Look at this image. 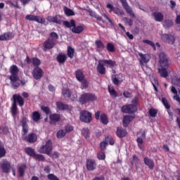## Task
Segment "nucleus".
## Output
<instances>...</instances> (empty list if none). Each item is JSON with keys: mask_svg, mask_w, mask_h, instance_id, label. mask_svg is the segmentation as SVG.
<instances>
[{"mask_svg": "<svg viewBox=\"0 0 180 180\" xmlns=\"http://www.w3.org/2000/svg\"><path fill=\"white\" fill-rule=\"evenodd\" d=\"M105 66L109 67V68H113L114 67H116V61L112 60V59L99 60L96 66V70L100 75H105L106 74V68Z\"/></svg>", "mask_w": 180, "mask_h": 180, "instance_id": "f257e3e1", "label": "nucleus"}, {"mask_svg": "<svg viewBox=\"0 0 180 180\" xmlns=\"http://www.w3.org/2000/svg\"><path fill=\"white\" fill-rule=\"evenodd\" d=\"M11 76L9 79L11 81V86L13 89H18L20 86V83L18 82L19 79V68L16 65H12L9 69Z\"/></svg>", "mask_w": 180, "mask_h": 180, "instance_id": "f03ea898", "label": "nucleus"}, {"mask_svg": "<svg viewBox=\"0 0 180 180\" xmlns=\"http://www.w3.org/2000/svg\"><path fill=\"white\" fill-rule=\"evenodd\" d=\"M63 25L65 27L70 29L72 32L75 33V34H81V33L85 30V25L82 24L77 26V22H75V20L74 19H72L70 21H63Z\"/></svg>", "mask_w": 180, "mask_h": 180, "instance_id": "7ed1b4c3", "label": "nucleus"}, {"mask_svg": "<svg viewBox=\"0 0 180 180\" xmlns=\"http://www.w3.org/2000/svg\"><path fill=\"white\" fill-rule=\"evenodd\" d=\"M18 105L20 108L24 106L25 99L19 94H14L13 95V103L11 108L12 116H16L18 115Z\"/></svg>", "mask_w": 180, "mask_h": 180, "instance_id": "20e7f679", "label": "nucleus"}, {"mask_svg": "<svg viewBox=\"0 0 180 180\" xmlns=\"http://www.w3.org/2000/svg\"><path fill=\"white\" fill-rule=\"evenodd\" d=\"M97 99L98 97L92 93H84L79 98V102L81 105H85L88 102H95Z\"/></svg>", "mask_w": 180, "mask_h": 180, "instance_id": "39448f33", "label": "nucleus"}, {"mask_svg": "<svg viewBox=\"0 0 180 180\" xmlns=\"http://www.w3.org/2000/svg\"><path fill=\"white\" fill-rule=\"evenodd\" d=\"M38 151L41 154H46V155L51 157V151H53V142L51 140H48L45 145L39 148Z\"/></svg>", "mask_w": 180, "mask_h": 180, "instance_id": "423d86ee", "label": "nucleus"}, {"mask_svg": "<svg viewBox=\"0 0 180 180\" xmlns=\"http://www.w3.org/2000/svg\"><path fill=\"white\" fill-rule=\"evenodd\" d=\"M159 67L161 68H169V59L164 52L159 54Z\"/></svg>", "mask_w": 180, "mask_h": 180, "instance_id": "0eeeda50", "label": "nucleus"}, {"mask_svg": "<svg viewBox=\"0 0 180 180\" xmlns=\"http://www.w3.org/2000/svg\"><path fill=\"white\" fill-rule=\"evenodd\" d=\"M79 119L84 123H91L92 122V113L88 110H82L80 112Z\"/></svg>", "mask_w": 180, "mask_h": 180, "instance_id": "6e6552de", "label": "nucleus"}, {"mask_svg": "<svg viewBox=\"0 0 180 180\" xmlns=\"http://www.w3.org/2000/svg\"><path fill=\"white\" fill-rule=\"evenodd\" d=\"M0 169L4 174H9L11 169H12V165L8 160L3 159L0 162Z\"/></svg>", "mask_w": 180, "mask_h": 180, "instance_id": "1a4fd4ad", "label": "nucleus"}, {"mask_svg": "<svg viewBox=\"0 0 180 180\" xmlns=\"http://www.w3.org/2000/svg\"><path fill=\"white\" fill-rule=\"evenodd\" d=\"M28 122H29V120L27 119V115L23 116L20 122L22 127V136H26V134L29 133V124H27Z\"/></svg>", "mask_w": 180, "mask_h": 180, "instance_id": "9d476101", "label": "nucleus"}, {"mask_svg": "<svg viewBox=\"0 0 180 180\" xmlns=\"http://www.w3.org/2000/svg\"><path fill=\"white\" fill-rule=\"evenodd\" d=\"M137 111V106L133 104H127L122 107L121 112L122 113L133 114Z\"/></svg>", "mask_w": 180, "mask_h": 180, "instance_id": "9b49d317", "label": "nucleus"}, {"mask_svg": "<svg viewBox=\"0 0 180 180\" xmlns=\"http://www.w3.org/2000/svg\"><path fill=\"white\" fill-rule=\"evenodd\" d=\"M94 117L96 120H99L101 122L102 124H108L109 123V119L108 118V115L105 114V112H102L101 114V111H97L94 114Z\"/></svg>", "mask_w": 180, "mask_h": 180, "instance_id": "f8f14e48", "label": "nucleus"}, {"mask_svg": "<svg viewBox=\"0 0 180 180\" xmlns=\"http://www.w3.org/2000/svg\"><path fill=\"white\" fill-rule=\"evenodd\" d=\"M25 19L30 22H37V23H40L41 25H44V23H46V19L39 15H27Z\"/></svg>", "mask_w": 180, "mask_h": 180, "instance_id": "ddd939ff", "label": "nucleus"}, {"mask_svg": "<svg viewBox=\"0 0 180 180\" xmlns=\"http://www.w3.org/2000/svg\"><path fill=\"white\" fill-rule=\"evenodd\" d=\"M160 37L165 43L167 44H175V37L171 34H162Z\"/></svg>", "mask_w": 180, "mask_h": 180, "instance_id": "4468645a", "label": "nucleus"}, {"mask_svg": "<svg viewBox=\"0 0 180 180\" xmlns=\"http://www.w3.org/2000/svg\"><path fill=\"white\" fill-rule=\"evenodd\" d=\"M62 95L63 98H70L72 101H75V99L77 98V94H72V91H71V90H70L68 88H63L62 89Z\"/></svg>", "mask_w": 180, "mask_h": 180, "instance_id": "2eb2a0df", "label": "nucleus"}, {"mask_svg": "<svg viewBox=\"0 0 180 180\" xmlns=\"http://www.w3.org/2000/svg\"><path fill=\"white\" fill-rule=\"evenodd\" d=\"M124 9H125L127 13L129 15L131 18H136V15L134 13H133V9H131V7L129 6V4H127V0H120Z\"/></svg>", "mask_w": 180, "mask_h": 180, "instance_id": "dca6fc26", "label": "nucleus"}, {"mask_svg": "<svg viewBox=\"0 0 180 180\" xmlns=\"http://www.w3.org/2000/svg\"><path fill=\"white\" fill-rule=\"evenodd\" d=\"M106 8H108V9H110L109 10L110 13H112V12H114V13L115 15H117V16H123L124 15V12L122 9L117 7L115 8L113 5L110 4H108L106 6Z\"/></svg>", "mask_w": 180, "mask_h": 180, "instance_id": "f3484780", "label": "nucleus"}, {"mask_svg": "<svg viewBox=\"0 0 180 180\" xmlns=\"http://www.w3.org/2000/svg\"><path fill=\"white\" fill-rule=\"evenodd\" d=\"M32 75L34 79H41V77L44 75V72L40 67H36L33 69Z\"/></svg>", "mask_w": 180, "mask_h": 180, "instance_id": "a211bd4d", "label": "nucleus"}, {"mask_svg": "<svg viewBox=\"0 0 180 180\" xmlns=\"http://www.w3.org/2000/svg\"><path fill=\"white\" fill-rule=\"evenodd\" d=\"M86 167L87 171H95L96 169V161L94 159H87L86 160Z\"/></svg>", "mask_w": 180, "mask_h": 180, "instance_id": "6ab92c4d", "label": "nucleus"}, {"mask_svg": "<svg viewBox=\"0 0 180 180\" xmlns=\"http://www.w3.org/2000/svg\"><path fill=\"white\" fill-rule=\"evenodd\" d=\"M25 61L27 63V64H32V65H34V67H39L40 65V64H41V61L40 60V59H39L38 58H32V59H30V58L29 57V56H27L26 58H25Z\"/></svg>", "mask_w": 180, "mask_h": 180, "instance_id": "aec40b11", "label": "nucleus"}, {"mask_svg": "<svg viewBox=\"0 0 180 180\" xmlns=\"http://www.w3.org/2000/svg\"><path fill=\"white\" fill-rule=\"evenodd\" d=\"M54 46H56V42H53L51 38H48L44 42V51H47V50H51V49H54Z\"/></svg>", "mask_w": 180, "mask_h": 180, "instance_id": "412c9836", "label": "nucleus"}, {"mask_svg": "<svg viewBox=\"0 0 180 180\" xmlns=\"http://www.w3.org/2000/svg\"><path fill=\"white\" fill-rule=\"evenodd\" d=\"M24 140L27 141V143H30V144H33L37 141V134L34 133L28 134L25 136Z\"/></svg>", "mask_w": 180, "mask_h": 180, "instance_id": "4be33fe9", "label": "nucleus"}, {"mask_svg": "<svg viewBox=\"0 0 180 180\" xmlns=\"http://www.w3.org/2000/svg\"><path fill=\"white\" fill-rule=\"evenodd\" d=\"M47 20L49 22H52L53 23H56L57 25H61V23H63V20H61V17L57 15L55 16H49L47 18Z\"/></svg>", "mask_w": 180, "mask_h": 180, "instance_id": "5701e85b", "label": "nucleus"}, {"mask_svg": "<svg viewBox=\"0 0 180 180\" xmlns=\"http://www.w3.org/2000/svg\"><path fill=\"white\" fill-rule=\"evenodd\" d=\"M136 117V115H125L123 117L122 123L124 127H127L129 124H130V122L133 120Z\"/></svg>", "mask_w": 180, "mask_h": 180, "instance_id": "b1692460", "label": "nucleus"}, {"mask_svg": "<svg viewBox=\"0 0 180 180\" xmlns=\"http://www.w3.org/2000/svg\"><path fill=\"white\" fill-rule=\"evenodd\" d=\"M116 134L120 139H123L127 136V131L122 127H117Z\"/></svg>", "mask_w": 180, "mask_h": 180, "instance_id": "393cba45", "label": "nucleus"}, {"mask_svg": "<svg viewBox=\"0 0 180 180\" xmlns=\"http://www.w3.org/2000/svg\"><path fill=\"white\" fill-rule=\"evenodd\" d=\"M145 165H147L150 169H154V160L148 157H145L143 159Z\"/></svg>", "mask_w": 180, "mask_h": 180, "instance_id": "a878e982", "label": "nucleus"}, {"mask_svg": "<svg viewBox=\"0 0 180 180\" xmlns=\"http://www.w3.org/2000/svg\"><path fill=\"white\" fill-rule=\"evenodd\" d=\"M152 16L156 22H162L164 20V15L161 12H154L152 13Z\"/></svg>", "mask_w": 180, "mask_h": 180, "instance_id": "bb28decb", "label": "nucleus"}, {"mask_svg": "<svg viewBox=\"0 0 180 180\" xmlns=\"http://www.w3.org/2000/svg\"><path fill=\"white\" fill-rule=\"evenodd\" d=\"M158 74H160V77H162V78H167L169 75L168 73V68H158Z\"/></svg>", "mask_w": 180, "mask_h": 180, "instance_id": "cd10ccee", "label": "nucleus"}, {"mask_svg": "<svg viewBox=\"0 0 180 180\" xmlns=\"http://www.w3.org/2000/svg\"><path fill=\"white\" fill-rule=\"evenodd\" d=\"M11 39H13V33L12 32H7L0 36V40L1 41L11 40Z\"/></svg>", "mask_w": 180, "mask_h": 180, "instance_id": "c85d7f7f", "label": "nucleus"}, {"mask_svg": "<svg viewBox=\"0 0 180 180\" xmlns=\"http://www.w3.org/2000/svg\"><path fill=\"white\" fill-rule=\"evenodd\" d=\"M56 60L59 64H64L67 61V55L64 53H59L57 57Z\"/></svg>", "mask_w": 180, "mask_h": 180, "instance_id": "c756f323", "label": "nucleus"}, {"mask_svg": "<svg viewBox=\"0 0 180 180\" xmlns=\"http://www.w3.org/2000/svg\"><path fill=\"white\" fill-rule=\"evenodd\" d=\"M49 119L51 122H53L54 123H57V122H60L61 120V115L60 114L53 113L49 115Z\"/></svg>", "mask_w": 180, "mask_h": 180, "instance_id": "7c9ffc66", "label": "nucleus"}, {"mask_svg": "<svg viewBox=\"0 0 180 180\" xmlns=\"http://www.w3.org/2000/svg\"><path fill=\"white\" fill-rule=\"evenodd\" d=\"M25 153L27 155H29L30 157H32V158H34V156L36 155V151L33 148L27 147L25 149Z\"/></svg>", "mask_w": 180, "mask_h": 180, "instance_id": "2f4dec72", "label": "nucleus"}, {"mask_svg": "<svg viewBox=\"0 0 180 180\" xmlns=\"http://www.w3.org/2000/svg\"><path fill=\"white\" fill-rule=\"evenodd\" d=\"M76 78L77 81H82L84 79H85V75H84V72H82V70L81 69H79L75 72Z\"/></svg>", "mask_w": 180, "mask_h": 180, "instance_id": "473e14b6", "label": "nucleus"}, {"mask_svg": "<svg viewBox=\"0 0 180 180\" xmlns=\"http://www.w3.org/2000/svg\"><path fill=\"white\" fill-rule=\"evenodd\" d=\"M56 105L58 110H68L69 109L68 105L64 104L60 101H57Z\"/></svg>", "mask_w": 180, "mask_h": 180, "instance_id": "72a5a7b5", "label": "nucleus"}, {"mask_svg": "<svg viewBox=\"0 0 180 180\" xmlns=\"http://www.w3.org/2000/svg\"><path fill=\"white\" fill-rule=\"evenodd\" d=\"M139 56L141 58V63H144L145 64H147V63L150 61V55L139 53Z\"/></svg>", "mask_w": 180, "mask_h": 180, "instance_id": "f704fd0d", "label": "nucleus"}, {"mask_svg": "<svg viewBox=\"0 0 180 180\" xmlns=\"http://www.w3.org/2000/svg\"><path fill=\"white\" fill-rule=\"evenodd\" d=\"M63 12L66 16H75V13L71 8L67 6H63Z\"/></svg>", "mask_w": 180, "mask_h": 180, "instance_id": "c9c22d12", "label": "nucleus"}, {"mask_svg": "<svg viewBox=\"0 0 180 180\" xmlns=\"http://www.w3.org/2000/svg\"><path fill=\"white\" fill-rule=\"evenodd\" d=\"M26 168H27V167L25 163L22 164L20 167H18V172L20 176L22 177L23 176V175H25V171H26Z\"/></svg>", "mask_w": 180, "mask_h": 180, "instance_id": "e433bc0d", "label": "nucleus"}, {"mask_svg": "<svg viewBox=\"0 0 180 180\" xmlns=\"http://www.w3.org/2000/svg\"><path fill=\"white\" fill-rule=\"evenodd\" d=\"M108 92L112 99H116V98H117V92L115 89V87H111L110 86H108Z\"/></svg>", "mask_w": 180, "mask_h": 180, "instance_id": "4c0bfd02", "label": "nucleus"}, {"mask_svg": "<svg viewBox=\"0 0 180 180\" xmlns=\"http://www.w3.org/2000/svg\"><path fill=\"white\" fill-rule=\"evenodd\" d=\"M41 117V115H40V112H39V111H34L32 112V119L33 122H39Z\"/></svg>", "mask_w": 180, "mask_h": 180, "instance_id": "58836bf2", "label": "nucleus"}, {"mask_svg": "<svg viewBox=\"0 0 180 180\" xmlns=\"http://www.w3.org/2000/svg\"><path fill=\"white\" fill-rule=\"evenodd\" d=\"M75 53V51L74 49L71 46L68 47L67 50V56L69 57V58H74V54Z\"/></svg>", "mask_w": 180, "mask_h": 180, "instance_id": "ea45409f", "label": "nucleus"}, {"mask_svg": "<svg viewBox=\"0 0 180 180\" xmlns=\"http://www.w3.org/2000/svg\"><path fill=\"white\" fill-rule=\"evenodd\" d=\"M174 22L171 20H165L163 22V27L165 29H169V27H172Z\"/></svg>", "mask_w": 180, "mask_h": 180, "instance_id": "a19ab883", "label": "nucleus"}, {"mask_svg": "<svg viewBox=\"0 0 180 180\" xmlns=\"http://www.w3.org/2000/svg\"><path fill=\"white\" fill-rule=\"evenodd\" d=\"M48 39H51V40L56 43L58 40V34L56 32H52L50 33Z\"/></svg>", "mask_w": 180, "mask_h": 180, "instance_id": "79ce46f5", "label": "nucleus"}, {"mask_svg": "<svg viewBox=\"0 0 180 180\" xmlns=\"http://www.w3.org/2000/svg\"><path fill=\"white\" fill-rule=\"evenodd\" d=\"M118 76H119L118 75H112L111 77L112 84H114V85H117V86L120 85V80H119V79L117 78Z\"/></svg>", "mask_w": 180, "mask_h": 180, "instance_id": "37998d69", "label": "nucleus"}, {"mask_svg": "<svg viewBox=\"0 0 180 180\" xmlns=\"http://www.w3.org/2000/svg\"><path fill=\"white\" fill-rule=\"evenodd\" d=\"M106 49L110 53H115L116 50V49L115 48V45L112 43H108Z\"/></svg>", "mask_w": 180, "mask_h": 180, "instance_id": "c03bdc74", "label": "nucleus"}, {"mask_svg": "<svg viewBox=\"0 0 180 180\" xmlns=\"http://www.w3.org/2000/svg\"><path fill=\"white\" fill-rule=\"evenodd\" d=\"M89 129L83 128L82 129V135L84 136V139H89Z\"/></svg>", "mask_w": 180, "mask_h": 180, "instance_id": "a18cd8bd", "label": "nucleus"}, {"mask_svg": "<svg viewBox=\"0 0 180 180\" xmlns=\"http://www.w3.org/2000/svg\"><path fill=\"white\" fill-rule=\"evenodd\" d=\"M67 133L64 129L59 130L56 134L57 139H63V137H65V135Z\"/></svg>", "mask_w": 180, "mask_h": 180, "instance_id": "49530a36", "label": "nucleus"}, {"mask_svg": "<svg viewBox=\"0 0 180 180\" xmlns=\"http://www.w3.org/2000/svg\"><path fill=\"white\" fill-rule=\"evenodd\" d=\"M79 82H81L82 84V86H81L82 89H86V88L89 85V83H88V81L85 78L83 79L82 81H79Z\"/></svg>", "mask_w": 180, "mask_h": 180, "instance_id": "de8ad7c7", "label": "nucleus"}, {"mask_svg": "<svg viewBox=\"0 0 180 180\" xmlns=\"http://www.w3.org/2000/svg\"><path fill=\"white\" fill-rule=\"evenodd\" d=\"M95 44L97 49H105V44H103V42H102L101 40H96L95 41Z\"/></svg>", "mask_w": 180, "mask_h": 180, "instance_id": "09e8293b", "label": "nucleus"}, {"mask_svg": "<svg viewBox=\"0 0 180 180\" xmlns=\"http://www.w3.org/2000/svg\"><path fill=\"white\" fill-rule=\"evenodd\" d=\"M5 155H6V150H5L4 145H0V158L5 157Z\"/></svg>", "mask_w": 180, "mask_h": 180, "instance_id": "8fccbe9b", "label": "nucleus"}, {"mask_svg": "<svg viewBox=\"0 0 180 180\" xmlns=\"http://www.w3.org/2000/svg\"><path fill=\"white\" fill-rule=\"evenodd\" d=\"M157 113H158V110L155 108H150L149 110V115L151 117H155L157 116Z\"/></svg>", "mask_w": 180, "mask_h": 180, "instance_id": "3c124183", "label": "nucleus"}, {"mask_svg": "<svg viewBox=\"0 0 180 180\" xmlns=\"http://www.w3.org/2000/svg\"><path fill=\"white\" fill-rule=\"evenodd\" d=\"M105 141L109 142L110 146H115V139H113V138H112V136H110L109 135L105 136Z\"/></svg>", "mask_w": 180, "mask_h": 180, "instance_id": "603ef678", "label": "nucleus"}, {"mask_svg": "<svg viewBox=\"0 0 180 180\" xmlns=\"http://www.w3.org/2000/svg\"><path fill=\"white\" fill-rule=\"evenodd\" d=\"M162 103H163L165 108H166L167 109L171 108V105H169V103H168V100H167V98H162Z\"/></svg>", "mask_w": 180, "mask_h": 180, "instance_id": "864d4df0", "label": "nucleus"}, {"mask_svg": "<svg viewBox=\"0 0 180 180\" xmlns=\"http://www.w3.org/2000/svg\"><path fill=\"white\" fill-rule=\"evenodd\" d=\"M41 110H42V112H44V113H46V115H50L51 113L50 108L45 105H42L41 107Z\"/></svg>", "mask_w": 180, "mask_h": 180, "instance_id": "5fc2aeb1", "label": "nucleus"}, {"mask_svg": "<svg viewBox=\"0 0 180 180\" xmlns=\"http://www.w3.org/2000/svg\"><path fill=\"white\" fill-rule=\"evenodd\" d=\"M97 158L98 160H105L106 155H105V153L101 151L97 153Z\"/></svg>", "mask_w": 180, "mask_h": 180, "instance_id": "6e6d98bb", "label": "nucleus"}, {"mask_svg": "<svg viewBox=\"0 0 180 180\" xmlns=\"http://www.w3.org/2000/svg\"><path fill=\"white\" fill-rule=\"evenodd\" d=\"M34 158L35 160H38V161H44V160H46V158H44V155H39V154H35Z\"/></svg>", "mask_w": 180, "mask_h": 180, "instance_id": "4d7b16f0", "label": "nucleus"}, {"mask_svg": "<svg viewBox=\"0 0 180 180\" xmlns=\"http://www.w3.org/2000/svg\"><path fill=\"white\" fill-rule=\"evenodd\" d=\"M74 131V127L72 125L68 124L65 127V132L70 133Z\"/></svg>", "mask_w": 180, "mask_h": 180, "instance_id": "13d9d810", "label": "nucleus"}, {"mask_svg": "<svg viewBox=\"0 0 180 180\" xmlns=\"http://www.w3.org/2000/svg\"><path fill=\"white\" fill-rule=\"evenodd\" d=\"M106 147H108V143L106 141L101 142L100 148L101 151H105V150H106Z\"/></svg>", "mask_w": 180, "mask_h": 180, "instance_id": "bf43d9fd", "label": "nucleus"}, {"mask_svg": "<svg viewBox=\"0 0 180 180\" xmlns=\"http://www.w3.org/2000/svg\"><path fill=\"white\" fill-rule=\"evenodd\" d=\"M124 21L125 23H127L130 27L133 26V20L127 18V17L124 18Z\"/></svg>", "mask_w": 180, "mask_h": 180, "instance_id": "052dcab7", "label": "nucleus"}, {"mask_svg": "<svg viewBox=\"0 0 180 180\" xmlns=\"http://www.w3.org/2000/svg\"><path fill=\"white\" fill-rule=\"evenodd\" d=\"M49 180H60L54 174H49L47 176Z\"/></svg>", "mask_w": 180, "mask_h": 180, "instance_id": "680f3d73", "label": "nucleus"}, {"mask_svg": "<svg viewBox=\"0 0 180 180\" xmlns=\"http://www.w3.org/2000/svg\"><path fill=\"white\" fill-rule=\"evenodd\" d=\"M102 16L109 22L111 26H115L113 21H112V20L108 16V15H106V13L102 14Z\"/></svg>", "mask_w": 180, "mask_h": 180, "instance_id": "e2e57ef3", "label": "nucleus"}, {"mask_svg": "<svg viewBox=\"0 0 180 180\" xmlns=\"http://www.w3.org/2000/svg\"><path fill=\"white\" fill-rule=\"evenodd\" d=\"M93 18H95V19H96V20H98V22H102V23H105V20H104L103 18H102V16H99V15L95 14L94 15H93Z\"/></svg>", "mask_w": 180, "mask_h": 180, "instance_id": "0e129e2a", "label": "nucleus"}, {"mask_svg": "<svg viewBox=\"0 0 180 180\" xmlns=\"http://www.w3.org/2000/svg\"><path fill=\"white\" fill-rule=\"evenodd\" d=\"M174 85H175V86H179V88H180V77L176 78V79L174 81Z\"/></svg>", "mask_w": 180, "mask_h": 180, "instance_id": "69168bd1", "label": "nucleus"}, {"mask_svg": "<svg viewBox=\"0 0 180 180\" xmlns=\"http://www.w3.org/2000/svg\"><path fill=\"white\" fill-rule=\"evenodd\" d=\"M123 95L124 98H131V93L129 92V91H124Z\"/></svg>", "mask_w": 180, "mask_h": 180, "instance_id": "338daca9", "label": "nucleus"}, {"mask_svg": "<svg viewBox=\"0 0 180 180\" xmlns=\"http://www.w3.org/2000/svg\"><path fill=\"white\" fill-rule=\"evenodd\" d=\"M131 103L132 105H134V106H137V103H139V98L137 97H134L132 100H131Z\"/></svg>", "mask_w": 180, "mask_h": 180, "instance_id": "774afa93", "label": "nucleus"}]
</instances>
